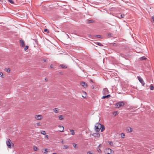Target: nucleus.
Segmentation results:
<instances>
[{"label":"nucleus","instance_id":"42","mask_svg":"<svg viewBox=\"0 0 154 154\" xmlns=\"http://www.w3.org/2000/svg\"><path fill=\"white\" fill-rule=\"evenodd\" d=\"M45 137H46L47 139H48V137H49L48 135H45Z\"/></svg>","mask_w":154,"mask_h":154},{"label":"nucleus","instance_id":"47","mask_svg":"<svg viewBox=\"0 0 154 154\" xmlns=\"http://www.w3.org/2000/svg\"><path fill=\"white\" fill-rule=\"evenodd\" d=\"M61 143H64V141L63 140H62L61 141Z\"/></svg>","mask_w":154,"mask_h":154},{"label":"nucleus","instance_id":"30","mask_svg":"<svg viewBox=\"0 0 154 154\" xmlns=\"http://www.w3.org/2000/svg\"><path fill=\"white\" fill-rule=\"evenodd\" d=\"M96 44L99 46H103V45L100 42H97Z\"/></svg>","mask_w":154,"mask_h":154},{"label":"nucleus","instance_id":"15","mask_svg":"<svg viewBox=\"0 0 154 154\" xmlns=\"http://www.w3.org/2000/svg\"><path fill=\"white\" fill-rule=\"evenodd\" d=\"M59 128H62V129L60 130H59V131H60V132H63V131H64V127L63 126H60V125H59Z\"/></svg>","mask_w":154,"mask_h":154},{"label":"nucleus","instance_id":"13","mask_svg":"<svg viewBox=\"0 0 154 154\" xmlns=\"http://www.w3.org/2000/svg\"><path fill=\"white\" fill-rule=\"evenodd\" d=\"M110 97V94L108 95H106L105 96H103L101 98L102 99H105L106 98H108L109 97Z\"/></svg>","mask_w":154,"mask_h":154},{"label":"nucleus","instance_id":"32","mask_svg":"<svg viewBox=\"0 0 154 154\" xmlns=\"http://www.w3.org/2000/svg\"><path fill=\"white\" fill-rule=\"evenodd\" d=\"M109 144L111 146H112L113 144V143L112 142V141L111 142L109 141Z\"/></svg>","mask_w":154,"mask_h":154},{"label":"nucleus","instance_id":"20","mask_svg":"<svg viewBox=\"0 0 154 154\" xmlns=\"http://www.w3.org/2000/svg\"><path fill=\"white\" fill-rule=\"evenodd\" d=\"M100 129L101 132H103L105 130V127L103 125H102V128Z\"/></svg>","mask_w":154,"mask_h":154},{"label":"nucleus","instance_id":"1","mask_svg":"<svg viewBox=\"0 0 154 154\" xmlns=\"http://www.w3.org/2000/svg\"><path fill=\"white\" fill-rule=\"evenodd\" d=\"M125 103L123 101H121L118 102L116 103V108H119L121 106H124Z\"/></svg>","mask_w":154,"mask_h":154},{"label":"nucleus","instance_id":"21","mask_svg":"<svg viewBox=\"0 0 154 154\" xmlns=\"http://www.w3.org/2000/svg\"><path fill=\"white\" fill-rule=\"evenodd\" d=\"M125 17V14H122L120 15V17H119V18H124Z\"/></svg>","mask_w":154,"mask_h":154},{"label":"nucleus","instance_id":"14","mask_svg":"<svg viewBox=\"0 0 154 154\" xmlns=\"http://www.w3.org/2000/svg\"><path fill=\"white\" fill-rule=\"evenodd\" d=\"M97 123V125L98 128H99V129L100 130V129L102 128V125L101 124H100L99 123Z\"/></svg>","mask_w":154,"mask_h":154},{"label":"nucleus","instance_id":"45","mask_svg":"<svg viewBox=\"0 0 154 154\" xmlns=\"http://www.w3.org/2000/svg\"><path fill=\"white\" fill-rule=\"evenodd\" d=\"M101 146V144H100L98 145V147H100V146Z\"/></svg>","mask_w":154,"mask_h":154},{"label":"nucleus","instance_id":"44","mask_svg":"<svg viewBox=\"0 0 154 154\" xmlns=\"http://www.w3.org/2000/svg\"><path fill=\"white\" fill-rule=\"evenodd\" d=\"M50 68H53V66L51 65L50 66Z\"/></svg>","mask_w":154,"mask_h":154},{"label":"nucleus","instance_id":"34","mask_svg":"<svg viewBox=\"0 0 154 154\" xmlns=\"http://www.w3.org/2000/svg\"><path fill=\"white\" fill-rule=\"evenodd\" d=\"M154 89V87L153 85H151L150 89L151 90H153Z\"/></svg>","mask_w":154,"mask_h":154},{"label":"nucleus","instance_id":"36","mask_svg":"<svg viewBox=\"0 0 154 154\" xmlns=\"http://www.w3.org/2000/svg\"><path fill=\"white\" fill-rule=\"evenodd\" d=\"M37 125L38 126H40L41 125L42 123L40 122L37 123Z\"/></svg>","mask_w":154,"mask_h":154},{"label":"nucleus","instance_id":"43","mask_svg":"<svg viewBox=\"0 0 154 154\" xmlns=\"http://www.w3.org/2000/svg\"><path fill=\"white\" fill-rule=\"evenodd\" d=\"M87 154H92V153H91L90 152H87Z\"/></svg>","mask_w":154,"mask_h":154},{"label":"nucleus","instance_id":"39","mask_svg":"<svg viewBox=\"0 0 154 154\" xmlns=\"http://www.w3.org/2000/svg\"><path fill=\"white\" fill-rule=\"evenodd\" d=\"M97 37L99 38H101V36L100 35H97Z\"/></svg>","mask_w":154,"mask_h":154},{"label":"nucleus","instance_id":"16","mask_svg":"<svg viewBox=\"0 0 154 154\" xmlns=\"http://www.w3.org/2000/svg\"><path fill=\"white\" fill-rule=\"evenodd\" d=\"M59 109L57 108H55L53 109V111L56 113H57L59 112Z\"/></svg>","mask_w":154,"mask_h":154},{"label":"nucleus","instance_id":"53","mask_svg":"<svg viewBox=\"0 0 154 154\" xmlns=\"http://www.w3.org/2000/svg\"><path fill=\"white\" fill-rule=\"evenodd\" d=\"M94 88V87H92V88Z\"/></svg>","mask_w":154,"mask_h":154},{"label":"nucleus","instance_id":"40","mask_svg":"<svg viewBox=\"0 0 154 154\" xmlns=\"http://www.w3.org/2000/svg\"><path fill=\"white\" fill-rule=\"evenodd\" d=\"M44 31L45 32H48V31L47 29H45L44 30Z\"/></svg>","mask_w":154,"mask_h":154},{"label":"nucleus","instance_id":"18","mask_svg":"<svg viewBox=\"0 0 154 154\" xmlns=\"http://www.w3.org/2000/svg\"><path fill=\"white\" fill-rule=\"evenodd\" d=\"M60 66H61L62 68H67V66H66L63 64H61L60 65Z\"/></svg>","mask_w":154,"mask_h":154},{"label":"nucleus","instance_id":"38","mask_svg":"<svg viewBox=\"0 0 154 154\" xmlns=\"http://www.w3.org/2000/svg\"><path fill=\"white\" fill-rule=\"evenodd\" d=\"M28 46H26L25 48H24V50L25 51H26V50H27L28 49Z\"/></svg>","mask_w":154,"mask_h":154},{"label":"nucleus","instance_id":"52","mask_svg":"<svg viewBox=\"0 0 154 154\" xmlns=\"http://www.w3.org/2000/svg\"><path fill=\"white\" fill-rule=\"evenodd\" d=\"M94 88V87H92V88Z\"/></svg>","mask_w":154,"mask_h":154},{"label":"nucleus","instance_id":"49","mask_svg":"<svg viewBox=\"0 0 154 154\" xmlns=\"http://www.w3.org/2000/svg\"><path fill=\"white\" fill-rule=\"evenodd\" d=\"M152 18L154 19L153 20V21H154V17H152Z\"/></svg>","mask_w":154,"mask_h":154},{"label":"nucleus","instance_id":"17","mask_svg":"<svg viewBox=\"0 0 154 154\" xmlns=\"http://www.w3.org/2000/svg\"><path fill=\"white\" fill-rule=\"evenodd\" d=\"M59 119L60 120H62L63 119V116L62 115H60L59 116Z\"/></svg>","mask_w":154,"mask_h":154},{"label":"nucleus","instance_id":"10","mask_svg":"<svg viewBox=\"0 0 154 154\" xmlns=\"http://www.w3.org/2000/svg\"><path fill=\"white\" fill-rule=\"evenodd\" d=\"M94 128V129L96 132H99L100 131V129L98 128L97 125V123L96 124Z\"/></svg>","mask_w":154,"mask_h":154},{"label":"nucleus","instance_id":"7","mask_svg":"<svg viewBox=\"0 0 154 154\" xmlns=\"http://www.w3.org/2000/svg\"><path fill=\"white\" fill-rule=\"evenodd\" d=\"M11 141V140L10 139H9L6 142L7 145L9 148H10L11 147V144L10 143Z\"/></svg>","mask_w":154,"mask_h":154},{"label":"nucleus","instance_id":"24","mask_svg":"<svg viewBox=\"0 0 154 154\" xmlns=\"http://www.w3.org/2000/svg\"><path fill=\"white\" fill-rule=\"evenodd\" d=\"M97 151L99 152H102L101 150L100 149V148L98 147L97 148Z\"/></svg>","mask_w":154,"mask_h":154},{"label":"nucleus","instance_id":"12","mask_svg":"<svg viewBox=\"0 0 154 154\" xmlns=\"http://www.w3.org/2000/svg\"><path fill=\"white\" fill-rule=\"evenodd\" d=\"M94 22V21L92 20H87L86 22L87 23H93Z\"/></svg>","mask_w":154,"mask_h":154},{"label":"nucleus","instance_id":"3","mask_svg":"<svg viewBox=\"0 0 154 154\" xmlns=\"http://www.w3.org/2000/svg\"><path fill=\"white\" fill-rule=\"evenodd\" d=\"M137 78L139 82L142 84V85L143 86H144L145 84V83L142 78L141 77L139 76H137Z\"/></svg>","mask_w":154,"mask_h":154},{"label":"nucleus","instance_id":"8","mask_svg":"<svg viewBox=\"0 0 154 154\" xmlns=\"http://www.w3.org/2000/svg\"><path fill=\"white\" fill-rule=\"evenodd\" d=\"M126 131L127 132H131L132 131V129L130 127H128L126 128Z\"/></svg>","mask_w":154,"mask_h":154},{"label":"nucleus","instance_id":"46","mask_svg":"<svg viewBox=\"0 0 154 154\" xmlns=\"http://www.w3.org/2000/svg\"><path fill=\"white\" fill-rule=\"evenodd\" d=\"M45 79L46 81H48V79L46 78H45Z\"/></svg>","mask_w":154,"mask_h":154},{"label":"nucleus","instance_id":"27","mask_svg":"<svg viewBox=\"0 0 154 154\" xmlns=\"http://www.w3.org/2000/svg\"><path fill=\"white\" fill-rule=\"evenodd\" d=\"M108 36H109V37H112L113 36V34L112 33H108Z\"/></svg>","mask_w":154,"mask_h":154},{"label":"nucleus","instance_id":"28","mask_svg":"<svg viewBox=\"0 0 154 154\" xmlns=\"http://www.w3.org/2000/svg\"><path fill=\"white\" fill-rule=\"evenodd\" d=\"M68 146L67 145H64L63 146V149H66L68 148Z\"/></svg>","mask_w":154,"mask_h":154},{"label":"nucleus","instance_id":"37","mask_svg":"<svg viewBox=\"0 0 154 154\" xmlns=\"http://www.w3.org/2000/svg\"><path fill=\"white\" fill-rule=\"evenodd\" d=\"M73 146L74 148H78V147L76 146V145L74 143L73 144Z\"/></svg>","mask_w":154,"mask_h":154},{"label":"nucleus","instance_id":"11","mask_svg":"<svg viewBox=\"0 0 154 154\" xmlns=\"http://www.w3.org/2000/svg\"><path fill=\"white\" fill-rule=\"evenodd\" d=\"M20 42L22 47H24L25 46V42L24 41L22 40H20Z\"/></svg>","mask_w":154,"mask_h":154},{"label":"nucleus","instance_id":"22","mask_svg":"<svg viewBox=\"0 0 154 154\" xmlns=\"http://www.w3.org/2000/svg\"><path fill=\"white\" fill-rule=\"evenodd\" d=\"M48 152V150L47 149H45L44 150V153L47 154Z\"/></svg>","mask_w":154,"mask_h":154},{"label":"nucleus","instance_id":"26","mask_svg":"<svg viewBox=\"0 0 154 154\" xmlns=\"http://www.w3.org/2000/svg\"><path fill=\"white\" fill-rule=\"evenodd\" d=\"M118 114V112L117 111H116L113 112V115L116 116Z\"/></svg>","mask_w":154,"mask_h":154},{"label":"nucleus","instance_id":"5","mask_svg":"<svg viewBox=\"0 0 154 154\" xmlns=\"http://www.w3.org/2000/svg\"><path fill=\"white\" fill-rule=\"evenodd\" d=\"M92 135L94 137L99 138L100 137V134L98 133H95L92 134Z\"/></svg>","mask_w":154,"mask_h":154},{"label":"nucleus","instance_id":"2","mask_svg":"<svg viewBox=\"0 0 154 154\" xmlns=\"http://www.w3.org/2000/svg\"><path fill=\"white\" fill-rule=\"evenodd\" d=\"M105 152L106 154H112L113 152L110 148H107L105 150Z\"/></svg>","mask_w":154,"mask_h":154},{"label":"nucleus","instance_id":"4","mask_svg":"<svg viewBox=\"0 0 154 154\" xmlns=\"http://www.w3.org/2000/svg\"><path fill=\"white\" fill-rule=\"evenodd\" d=\"M109 93V91L106 88H105L103 89V95H106Z\"/></svg>","mask_w":154,"mask_h":154},{"label":"nucleus","instance_id":"23","mask_svg":"<svg viewBox=\"0 0 154 154\" xmlns=\"http://www.w3.org/2000/svg\"><path fill=\"white\" fill-rule=\"evenodd\" d=\"M125 134L124 133H122L121 134V137L122 138H125Z\"/></svg>","mask_w":154,"mask_h":154},{"label":"nucleus","instance_id":"25","mask_svg":"<svg viewBox=\"0 0 154 154\" xmlns=\"http://www.w3.org/2000/svg\"><path fill=\"white\" fill-rule=\"evenodd\" d=\"M41 133L42 134L45 135L46 134L45 131H42L41 132Z\"/></svg>","mask_w":154,"mask_h":154},{"label":"nucleus","instance_id":"31","mask_svg":"<svg viewBox=\"0 0 154 154\" xmlns=\"http://www.w3.org/2000/svg\"><path fill=\"white\" fill-rule=\"evenodd\" d=\"M8 1L11 4H14L15 3L14 1Z\"/></svg>","mask_w":154,"mask_h":154},{"label":"nucleus","instance_id":"9","mask_svg":"<svg viewBox=\"0 0 154 154\" xmlns=\"http://www.w3.org/2000/svg\"><path fill=\"white\" fill-rule=\"evenodd\" d=\"M80 84L82 86L84 87V88L87 87V84L84 82H81Z\"/></svg>","mask_w":154,"mask_h":154},{"label":"nucleus","instance_id":"29","mask_svg":"<svg viewBox=\"0 0 154 154\" xmlns=\"http://www.w3.org/2000/svg\"><path fill=\"white\" fill-rule=\"evenodd\" d=\"M140 60H145L146 59V58L145 57H140Z\"/></svg>","mask_w":154,"mask_h":154},{"label":"nucleus","instance_id":"50","mask_svg":"<svg viewBox=\"0 0 154 154\" xmlns=\"http://www.w3.org/2000/svg\"><path fill=\"white\" fill-rule=\"evenodd\" d=\"M53 154H57L55 153H53Z\"/></svg>","mask_w":154,"mask_h":154},{"label":"nucleus","instance_id":"33","mask_svg":"<svg viewBox=\"0 0 154 154\" xmlns=\"http://www.w3.org/2000/svg\"><path fill=\"white\" fill-rule=\"evenodd\" d=\"M5 69H6V71L7 72H10V70L9 69L6 68Z\"/></svg>","mask_w":154,"mask_h":154},{"label":"nucleus","instance_id":"41","mask_svg":"<svg viewBox=\"0 0 154 154\" xmlns=\"http://www.w3.org/2000/svg\"><path fill=\"white\" fill-rule=\"evenodd\" d=\"M37 149V147H34V150H35V151H36Z\"/></svg>","mask_w":154,"mask_h":154},{"label":"nucleus","instance_id":"48","mask_svg":"<svg viewBox=\"0 0 154 154\" xmlns=\"http://www.w3.org/2000/svg\"><path fill=\"white\" fill-rule=\"evenodd\" d=\"M44 62H46V59H44Z\"/></svg>","mask_w":154,"mask_h":154},{"label":"nucleus","instance_id":"6","mask_svg":"<svg viewBox=\"0 0 154 154\" xmlns=\"http://www.w3.org/2000/svg\"><path fill=\"white\" fill-rule=\"evenodd\" d=\"M35 118L37 120H41L42 119V116L40 115H36Z\"/></svg>","mask_w":154,"mask_h":154},{"label":"nucleus","instance_id":"19","mask_svg":"<svg viewBox=\"0 0 154 154\" xmlns=\"http://www.w3.org/2000/svg\"><path fill=\"white\" fill-rule=\"evenodd\" d=\"M70 130V131L71 133V134H72V135H74L75 133H74V130Z\"/></svg>","mask_w":154,"mask_h":154},{"label":"nucleus","instance_id":"35","mask_svg":"<svg viewBox=\"0 0 154 154\" xmlns=\"http://www.w3.org/2000/svg\"><path fill=\"white\" fill-rule=\"evenodd\" d=\"M3 76V73L2 72H0V76L4 78V77Z\"/></svg>","mask_w":154,"mask_h":154},{"label":"nucleus","instance_id":"51","mask_svg":"<svg viewBox=\"0 0 154 154\" xmlns=\"http://www.w3.org/2000/svg\"><path fill=\"white\" fill-rule=\"evenodd\" d=\"M91 82H93V81L92 80H91Z\"/></svg>","mask_w":154,"mask_h":154}]
</instances>
